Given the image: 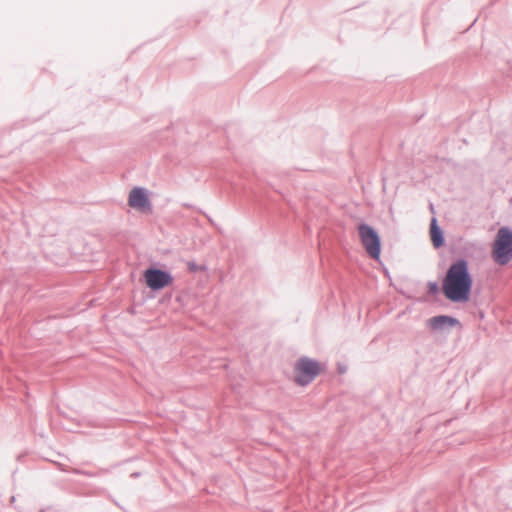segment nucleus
Instances as JSON below:
<instances>
[{"label": "nucleus", "instance_id": "5", "mask_svg": "<svg viewBox=\"0 0 512 512\" xmlns=\"http://www.w3.org/2000/svg\"><path fill=\"white\" fill-rule=\"evenodd\" d=\"M144 277L147 287L152 291L161 290L173 282V277L168 271L155 267L146 269Z\"/></svg>", "mask_w": 512, "mask_h": 512}, {"label": "nucleus", "instance_id": "6", "mask_svg": "<svg viewBox=\"0 0 512 512\" xmlns=\"http://www.w3.org/2000/svg\"><path fill=\"white\" fill-rule=\"evenodd\" d=\"M130 207L142 212L151 211L152 205L147 190L143 187H134L128 197Z\"/></svg>", "mask_w": 512, "mask_h": 512}, {"label": "nucleus", "instance_id": "2", "mask_svg": "<svg viewBox=\"0 0 512 512\" xmlns=\"http://www.w3.org/2000/svg\"><path fill=\"white\" fill-rule=\"evenodd\" d=\"M491 255L493 261L500 266L512 260V230L509 227L504 226L497 231Z\"/></svg>", "mask_w": 512, "mask_h": 512}, {"label": "nucleus", "instance_id": "3", "mask_svg": "<svg viewBox=\"0 0 512 512\" xmlns=\"http://www.w3.org/2000/svg\"><path fill=\"white\" fill-rule=\"evenodd\" d=\"M320 370L317 360L302 356L294 364V381L299 386H307L318 376Z\"/></svg>", "mask_w": 512, "mask_h": 512}, {"label": "nucleus", "instance_id": "1", "mask_svg": "<svg viewBox=\"0 0 512 512\" xmlns=\"http://www.w3.org/2000/svg\"><path fill=\"white\" fill-rule=\"evenodd\" d=\"M473 277L469 271L468 261L459 258L447 269L442 282L445 297L454 303H465L470 299Z\"/></svg>", "mask_w": 512, "mask_h": 512}, {"label": "nucleus", "instance_id": "7", "mask_svg": "<svg viewBox=\"0 0 512 512\" xmlns=\"http://www.w3.org/2000/svg\"><path fill=\"white\" fill-rule=\"evenodd\" d=\"M428 325L431 330L438 331L443 330L445 328H453L456 326H461L460 321L449 315H438L430 318L428 320Z\"/></svg>", "mask_w": 512, "mask_h": 512}, {"label": "nucleus", "instance_id": "4", "mask_svg": "<svg viewBox=\"0 0 512 512\" xmlns=\"http://www.w3.org/2000/svg\"><path fill=\"white\" fill-rule=\"evenodd\" d=\"M361 243L367 254L374 260H379L381 255V238L377 230L367 223L358 226Z\"/></svg>", "mask_w": 512, "mask_h": 512}, {"label": "nucleus", "instance_id": "11", "mask_svg": "<svg viewBox=\"0 0 512 512\" xmlns=\"http://www.w3.org/2000/svg\"><path fill=\"white\" fill-rule=\"evenodd\" d=\"M72 472L77 475H87V473H85L79 469H73Z\"/></svg>", "mask_w": 512, "mask_h": 512}, {"label": "nucleus", "instance_id": "9", "mask_svg": "<svg viewBox=\"0 0 512 512\" xmlns=\"http://www.w3.org/2000/svg\"><path fill=\"white\" fill-rule=\"evenodd\" d=\"M187 268H188L189 272H191V273H196L198 271H205L207 269L206 266L198 265L194 261H188Z\"/></svg>", "mask_w": 512, "mask_h": 512}, {"label": "nucleus", "instance_id": "8", "mask_svg": "<svg viewBox=\"0 0 512 512\" xmlns=\"http://www.w3.org/2000/svg\"><path fill=\"white\" fill-rule=\"evenodd\" d=\"M430 236L433 246L438 249L441 248L445 244V237L442 229L437 223L436 218H432L430 223Z\"/></svg>", "mask_w": 512, "mask_h": 512}, {"label": "nucleus", "instance_id": "10", "mask_svg": "<svg viewBox=\"0 0 512 512\" xmlns=\"http://www.w3.org/2000/svg\"><path fill=\"white\" fill-rule=\"evenodd\" d=\"M429 291L431 293H437L438 292V284L436 282H430L429 283Z\"/></svg>", "mask_w": 512, "mask_h": 512}]
</instances>
